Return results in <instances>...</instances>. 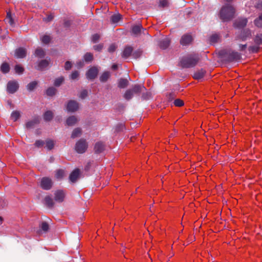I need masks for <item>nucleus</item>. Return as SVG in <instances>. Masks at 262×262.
I'll return each mask as SVG.
<instances>
[{"instance_id":"obj_1","label":"nucleus","mask_w":262,"mask_h":262,"mask_svg":"<svg viewBox=\"0 0 262 262\" xmlns=\"http://www.w3.org/2000/svg\"><path fill=\"white\" fill-rule=\"evenodd\" d=\"M214 54L222 63L225 64L237 62L242 58L241 53L228 48L215 50Z\"/></svg>"},{"instance_id":"obj_2","label":"nucleus","mask_w":262,"mask_h":262,"mask_svg":"<svg viewBox=\"0 0 262 262\" xmlns=\"http://www.w3.org/2000/svg\"><path fill=\"white\" fill-rule=\"evenodd\" d=\"M235 9L231 5H225L221 8L219 12V17L223 22L232 20L235 16Z\"/></svg>"},{"instance_id":"obj_3","label":"nucleus","mask_w":262,"mask_h":262,"mask_svg":"<svg viewBox=\"0 0 262 262\" xmlns=\"http://www.w3.org/2000/svg\"><path fill=\"white\" fill-rule=\"evenodd\" d=\"M200 60V56L198 53H192L183 56L180 63L181 66H196Z\"/></svg>"},{"instance_id":"obj_4","label":"nucleus","mask_w":262,"mask_h":262,"mask_svg":"<svg viewBox=\"0 0 262 262\" xmlns=\"http://www.w3.org/2000/svg\"><path fill=\"white\" fill-rule=\"evenodd\" d=\"M88 146V145L86 140L80 139L76 143L75 149L77 153L83 154L86 150Z\"/></svg>"},{"instance_id":"obj_5","label":"nucleus","mask_w":262,"mask_h":262,"mask_svg":"<svg viewBox=\"0 0 262 262\" xmlns=\"http://www.w3.org/2000/svg\"><path fill=\"white\" fill-rule=\"evenodd\" d=\"M53 182L51 179L48 177H43L40 181V187L46 190H50L52 188Z\"/></svg>"},{"instance_id":"obj_6","label":"nucleus","mask_w":262,"mask_h":262,"mask_svg":"<svg viewBox=\"0 0 262 262\" xmlns=\"http://www.w3.org/2000/svg\"><path fill=\"white\" fill-rule=\"evenodd\" d=\"M19 88V84L16 80H10L7 84V91L9 94H14Z\"/></svg>"},{"instance_id":"obj_7","label":"nucleus","mask_w":262,"mask_h":262,"mask_svg":"<svg viewBox=\"0 0 262 262\" xmlns=\"http://www.w3.org/2000/svg\"><path fill=\"white\" fill-rule=\"evenodd\" d=\"M193 41V36L190 33H186L181 37L180 43L184 46H188L192 43Z\"/></svg>"},{"instance_id":"obj_8","label":"nucleus","mask_w":262,"mask_h":262,"mask_svg":"<svg viewBox=\"0 0 262 262\" xmlns=\"http://www.w3.org/2000/svg\"><path fill=\"white\" fill-rule=\"evenodd\" d=\"M99 70L96 67H91L86 73V78L90 80L95 79L98 74Z\"/></svg>"},{"instance_id":"obj_9","label":"nucleus","mask_w":262,"mask_h":262,"mask_svg":"<svg viewBox=\"0 0 262 262\" xmlns=\"http://www.w3.org/2000/svg\"><path fill=\"white\" fill-rule=\"evenodd\" d=\"M79 109V103L75 100H70L67 105V110L69 112H75Z\"/></svg>"},{"instance_id":"obj_10","label":"nucleus","mask_w":262,"mask_h":262,"mask_svg":"<svg viewBox=\"0 0 262 262\" xmlns=\"http://www.w3.org/2000/svg\"><path fill=\"white\" fill-rule=\"evenodd\" d=\"M27 54V50L25 48L19 47L15 49L14 56L17 58H24Z\"/></svg>"},{"instance_id":"obj_11","label":"nucleus","mask_w":262,"mask_h":262,"mask_svg":"<svg viewBox=\"0 0 262 262\" xmlns=\"http://www.w3.org/2000/svg\"><path fill=\"white\" fill-rule=\"evenodd\" d=\"M133 51V47L129 45L125 46L121 53V56L124 58H128L131 55L132 56Z\"/></svg>"},{"instance_id":"obj_12","label":"nucleus","mask_w":262,"mask_h":262,"mask_svg":"<svg viewBox=\"0 0 262 262\" xmlns=\"http://www.w3.org/2000/svg\"><path fill=\"white\" fill-rule=\"evenodd\" d=\"M134 95H139L140 93L146 90L143 84H136L133 86L131 89H129Z\"/></svg>"},{"instance_id":"obj_13","label":"nucleus","mask_w":262,"mask_h":262,"mask_svg":"<svg viewBox=\"0 0 262 262\" xmlns=\"http://www.w3.org/2000/svg\"><path fill=\"white\" fill-rule=\"evenodd\" d=\"M248 20L247 18H238L233 23V27L238 29H243L247 25Z\"/></svg>"},{"instance_id":"obj_14","label":"nucleus","mask_w":262,"mask_h":262,"mask_svg":"<svg viewBox=\"0 0 262 262\" xmlns=\"http://www.w3.org/2000/svg\"><path fill=\"white\" fill-rule=\"evenodd\" d=\"M66 193L63 190H57L54 192V200L55 201L61 203L64 201Z\"/></svg>"},{"instance_id":"obj_15","label":"nucleus","mask_w":262,"mask_h":262,"mask_svg":"<svg viewBox=\"0 0 262 262\" xmlns=\"http://www.w3.org/2000/svg\"><path fill=\"white\" fill-rule=\"evenodd\" d=\"M206 74V71L204 69L201 68L194 72L192 77L195 80H199L203 79Z\"/></svg>"},{"instance_id":"obj_16","label":"nucleus","mask_w":262,"mask_h":262,"mask_svg":"<svg viewBox=\"0 0 262 262\" xmlns=\"http://www.w3.org/2000/svg\"><path fill=\"white\" fill-rule=\"evenodd\" d=\"M80 171L78 168L74 170L70 174L69 180L71 183H75L79 178Z\"/></svg>"},{"instance_id":"obj_17","label":"nucleus","mask_w":262,"mask_h":262,"mask_svg":"<svg viewBox=\"0 0 262 262\" xmlns=\"http://www.w3.org/2000/svg\"><path fill=\"white\" fill-rule=\"evenodd\" d=\"M221 40V36L219 33H215L211 35L209 37V42L210 45H214Z\"/></svg>"},{"instance_id":"obj_18","label":"nucleus","mask_w":262,"mask_h":262,"mask_svg":"<svg viewBox=\"0 0 262 262\" xmlns=\"http://www.w3.org/2000/svg\"><path fill=\"white\" fill-rule=\"evenodd\" d=\"M105 148V145L102 142H97L94 146V151L96 154L101 153Z\"/></svg>"},{"instance_id":"obj_19","label":"nucleus","mask_w":262,"mask_h":262,"mask_svg":"<svg viewBox=\"0 0 262 262\" xmlns=\"http://www.w3.org/2000/svg\"><path fill=\"white\" fill-rule=\"evenodd\" d=\"M78 120L75 116H71L66 120V124L68 126H73L77 123Z\"/></svg>"},{"instance_id":"obj_20","label":"nucleus","mask_w":262,"mask_h":262,"mask_svg":"<svg viewBox=\"0 0 262 262\" xmlns=\"http://www.w3.org/2000/svg\"><path fill=\"white\" fill-rule=\"evenodd\" d=\"M170 40L168 39H165L161 40L159 42V46L160 49L162 50H165L168 48L170 45Z\"/></svg>"},{"instance_id":"obj_21","label":"nucleus","mask_w":262,"mask_h":262,"mask_svg":"<svg viewBox=\"0 0 262 262\" xmlns=\"http://www.w3.org/2000/svg\"><path fill=\"white\" fill-rule=\"evenodd\" d=\"M111 74L108 71H105L102 73L99 78V80L101 82H106L111 77Z\"/></svg>"},{"instance_id":"obj_22","label":"nucleus","mask_w":262,"mask_h":262,"mask_svg":"<svg viewBox=\"0 0 262 262\" xmlns=\"http://www.w3.org/2000/svg\"><path fill=\"white\" fill-rule=\"evenodd\" d=\"M128 85V81L126 79L120 78L118 81V87L120 89H124Z\"/></svg>"},{"instance_id":"obj_23","label":"nucleus","mask_w":262,"mask_h":262,"mask_svg":"<svg viewBox=\"0 0 262 262\" xmlns=\"http://www.w3.org/2000/svg\"><path fill=\"white\" fill-rule=\"evenodd\" d=\"M35 55L36 56L42 58L45 56L46 52L42 48L38 47L35 50Z\"/></svg>"},{"instance_id":"obj_24","label":"nucleus","mask_w":262,"mask_h":262,"mask_svg":"<svg viewBox=\"0 0 262 262\" xmlns=\"http://www.w3.org/2000/svg\"><path fill=\"white\" fill-rule=\"evenodd\" d=\"M45 205L49 208H52L54 205L53 200L49 195L46 196L45 199Z\"/></svg>"},{"instance_id":"obj_25","label":"nucleus","mask_w":262,"mask_h":262,"mask_svg":"<svg viewBox=\"0 0 262 262\" xmlns=\"http://www.w3.org/2000/svg\"><path fill=\"white\" fill-rule=\"evenodd\" d=\"M142 28V26L141 24L134 25L132 27V32L135 35H139L141 33Z\"/></svg>"},{"instance_id":"obj_26","label":"nucleus","mask_w":262,"mask_h":262,"mask_svg":"<svg viewBox=\"0 0 262 262\" xmlns=\"http://www.w3.org/2000/svg\"><path fill=\"white\" fill-rule=\"evenodd\" d=\"M82 134V129L80 127L75 128L72 132L71 134V138L75 139L81 136Z\"/></svg>"},{"instance_id":"obj_27","label":"nucleus","mask_w":262,"mask_h":262,"mask_svg":"<svg viewBox=\"0 0 262 262\" xmlns=\"http://www.w3.org/2000/svg\"><path fill=\"white\" fill-rule=\"evenodd\" d=\"M39 120L38 118H35L32 120L27 122L26 124V127L27 128H31L33 127L35 124L39 123Z\"/></svg>"},{"instance_id":"obj_28","label":"nucleus","mask_w":262,"mask_h":262,"mask_svg":"<svg viewBox=\"0 0 262 262\" xmlns=\"http://www.w3.org/2000/svg\"><path fill=\"white\" fill-rule=\"evenodd\" d=\"M40 40L42 43L45 45H48L51 42L52 37L50 35L46 34L41 37Z\"/></svg>"},{"instance_id":"obj_29","label":"nucleus","mask_w":262,"mask_h":262,"mask_svg":"<svg viewBox=\"0 0 262 262\" xmlns=\"http://www.w3.org/2000/svg\"><path fill=\"white\" fill-rule=\"evenodd\" d=\"M123 97L126 100L129 101L133 98L134 94L129 89H127L124 93Z\"/></svg>"},{"instance_id":"obj_30","label":"nucleus","mask_w":262,"mask_h":262,"mask_svg":"<svg viewBox=\"0 0 262 262\" xmlns=\"http://www.w3.org/2000/svg\"><path fill=\"white\" fill-rule=\"evenodd\" d=\"M53 118V114L52 111H46L43 114V119L46 121H50Z\"/></svg>"},{"instance_id":"obj_31","label":"nucleus","mask_w":262,"mask_h":262,"mask_svg":"<svg viewBox=\"0 0 262 262\" xmlns=\"http://www.w3.org/2000/svg\"><path fill=\"white\" fill-rule=\"evenodd\" d=\"M38 82L37 81H33L29 83L27 85V89L29 92L33 91L37 86Z\"/></svg>"},{"instance_id":"obj_32","label":"nucleus","mask_w":262,"mask_h":262,"mask_svg":"<svg viewBox=\"0 0 262 262\" xmlns=\"http://www.w3.org/2000/svg\"><path fill=\"white\" fill-rule=\"evenodd\" d=\"M122 18V16L121 14L118 13L113 14L111 17V20L113 23H117L119 22Z\"/></svg>"},{"instance_id":"obj_33","label":"nucleus","mask_w":262,"mask_h":262,"mask_svg":"<svg viewBox=\"0 0 262 262\" xmlns=\"http://www.w3.org/2000/svg\"><path fill=\"white\" fill-rule=\"evenodd\" d=\"M46 17L43 18V20L45 22H50L52 21L54 18V15L53 13L51 12H47L46 13Z\"/></svg>"},{"instance_id":"obj_34","label":"nucleus","mask_w":262,"mask_h":262,"mask_svg":"<svg viewBox=\"0 0 262 262\" xmlns=\"http://www.w3.org/2000/svg\"><path fill=\"white\" fill-rule=\"evenodd\" d=\"M57 92V90L53 86L49 87L46 92V93L48 96H54Z\"/></svg>"},{"instance_id":"obj_35","label":"nucleus","mask_w":262,"mask_h":262,"mask_svg":"<svg viewBox=\"0 0 262 262\" xmlns=\"http://www.w3.org/2000/svg\"><path fill=\"white\" fill-rule=\"evenodd\" d=\"M243 40H245L247 37L251 36V31L249 29H245L242 31L241 33Z\"/></svg>"},{"instance_id":"obj_36","label":"nucleus","mask_w":262,"mask_h":262,"mask_svg":"<svg viewBox=\"0 0 262 262\" xmlns=\"http://www.w3.org/2000/svg\"><path fill=\"white\" fill-rule=\"evenodd\" d=\"M20 117V112L18 111H14L11 114V118L14 121H16Z\"/></svg>"},{"instance_id":"obj_37","label":"nucleus","mask_w":262,"mask_h":262,"mask_svg":"<svg viewBox=\"0 0 262 262\" xmlns=\"http://www.w3.org/2000/svg\"><path fill=\"white\" fill-rule=\"evenodd\" d=\"M6 18L8 19V23L11 26H13L14 24V19L13 18L11 11L10 10L7 11Z\"/></svg>"},{"instance_id":"obj_38","label":"nucleus","mask_w":262,"mask_h":262,"mask_svg":"<svg viewBox=\"0 0 262 262\" xmlns=\"http://www.w3.org/2000/svg\"><path fill=\"white\" fill-rule=\"evenodd\" d=\"M143 50L141 49H138L133 52L132 56L135 59L139 58L143 54Z\"/></svg>"},{"instance_id":"obj_39","label":"nucleus","mask_w":262,"mask_h":262,"mask_svg":"<svg viewBox=\"0 0 262 262\" xmlns=\"http://www.w3.org/2000/svg\"><path fill=\"white\" fill-rule=\"evenodd\" d=\"M84 59L86 62H91L94 59L93 54L90 52L86 53L84 55Z\"/></svg>"},{"instance_id":"obj_40","label":"nucleus","mask_w":262,"mask_h":262,"mask_svg":"<svg viewBox=\"0 0 262 262\" xmlns=\"http://www.w3.org/2000/svg\"><path fill=\"white\" fill-rule=\"evenodd\" d=\"M39 227L44 232H47L49 229V225L46 222H42L40 224Z\"/></svg>"},{"instance_id":"obj_41","label":"nucleus","mask_w":262,"mask_h":262,"mask_svg":"<svg viewBox=\"0 0 262 262\" xmlns=\"http://www.w3.org/2000/svg\"><path fill=\"white\" fill-rule=\"evenodd\" d=\"M254 41L256 45L258 46L262 45V34L256 35Z\"/></svg>"},{"instance_id":"obj_42","label":"nucleus","mask_w":262,"mask_h":262,"mask_svg":"<svg viewBox=\"0 0 262 262\" xmlns=\"http://www.w3.org/2000/svg\"><path fill=\"white\" fill-rule=\"evenodd\" d=\"M46 146L48 150H51L54 146V143L52 140L48 139L46 141Z\"/></svg>"},{"instance_id":"obj_43","label":"nucleus","mask_w":262,"mask_h":262,"mask_svg":"<svg viewBox=\"0 0 262 262\" xmlns=\"http://www.w3.org/2000/svg\"><path fill=\"white\" fill-rule=\"evenodd\" d=\"M63 77H60L55 79L54 82V85L55 86H59L63 82Z\"/></svg>"},{"instance_id":"obj_44","label":"nucleus","mask_w":262,"mask_h":262,"mask_svg":"<svg viewBox=\"0 0 262 262\" xmlns=\"http://www.w3.org/2000/svg\"><path fill=\"white\" fill-rule=\"evenodd\" d=\"M24 68L23 67H14V71L16 74L21 75L24 72Z\"/></svg>"},{"instance_id":"obj_45","label":"nucleus","mask_w":262,"mask_h":262,"mask_svg":"<svg viewBox=\"0 0 262 262\" xmlns=\"http://www.w3.org/2000/svg\"><path fill=\"white\" fill-rule=\"evenodd\" d=\"M64 174V171L62 169H58L56 171L55 177L57 179H61Z\"/></svg>"},{"instance_id":"obj_46","label":"nucleus","mask_w":262,"mask_h":262,"mask_svg":"<svg viewBox=\"0 0 262 262\" xmlns=\"http://www.w3.org/2000/svg\"><path fill=\"white\" fill-rule=\"evenodd\" d=\"M100 38V35L98 33L93 34L91 37V41L93 43H96Z\"/></svg>"},{"instance_id":"obj_47","label":"nucleus","mask_w":262,"mask_h":262,"mask_svg":"<svg viewBox=\"0 0 262 262\" xmlns=\"http://www.w3.org/2000/svg\"><path fill=\"white\" fill-rule=\"evenodd\" d=\"M260 48L257 46H250L249 50L252 53H258L259 51Z\"/></svg>"},{"instance_id":"obj_48","label":"nucleus","mask_w":262,"mask_h":262,"mask_svg":"<svg viewBox=\"0 0 262 262\" xmlns=\"http://www.w3.org/2000/svg\"><path fill=\"white\" fill-rule=\"evenodd\" d=\"M173 104L175 106L178 107H181L184 105V103L183 100L180 99H176L173 102Z\"/></svg>"},{"instance_id":"obj_49","label":"nucleus","mask_w":262,"mask_h":262,"mask_svg":"<svg viewBox=\"0 0 262 262\" xmlns=\"http://www.w3.org/2000/svg\"><path fill=\"white\" fill-rule=\"evenodd\" d=\"M104 47V45L103 43H100L98 45H96L93 46V49L96 51L100 52L102 51Z\"/></svg>"},{"instance_id":"obj_50","label":"nucleus","mask_w":262,"mask_h":262,"mask_svg":"<svg viewBox=\"0 0 262 262\" xmlns=\"http://www.w3.org/2000/svg\"><path fill=\"white\" fill-rule=\"evenodd\" d=\"M117 48V46L115 43H112L108 48V52L110 53H113L116 50Z\"/></svg>"},{"instance_id":"obj_51","label":"nucleus","mask_w":262,"mask_h":262,"mask_svg":"<svg viewBox=\"0 0 262 262\" xmlns=\"http://www.w3.org/2000/svg\"><path fill=\"white\" fill-rule=\"evenodd\" d=\"M45 144V142L41 140H37L35 141L34 145L36 147L40 148L42 147Z\"/></svg>"},{"instance_id":"obj_52","label":"nucleus","mask_w":262,"mask_h":262,"mask_svg":"<svg viewBox=\"0 0 262 262\" xmlns=\"http://www.w3.org/2000/svg\"><path fill=\"white\" fill-rule=\"evenodd\" d=\"M262 20V13L259 15V16L254 20V24L257 26L259 27L260 25V21Z\"/></svg>"},{"instance_id":"obj_53","label":"nucleus","mask_w":262,"mask_h":262,"mask_svg":"<svg viewBox=\"0 0 262 262\" xmlns=\"http://www.w3.org/2000/svg\"><path fill=\"white\" fill-rule=\"evenodd\" d=\"M79 75V72L77 71H74L70 75V78L73 80L77 79Z\"/></svg>"},{"instance_id":"obj_54","label":"nucleus","mask_w":262,"mask_h":262,"mask_svg":"<svg viewBox=\"0 0 262 262\" xmlns=\"http://www.w3.org/2000/svg\"><path fill=\"white\" fill-rule=\"evenodd\" d=\"M166 97L168 101H171L175 98L176 95L173 93H170L166 95Z\"/></svg>"},{"instance_id":"obj_55","label":"nucleus","mask_w":262,"mask_h":262,"mask_svg":"<svg viewBox=\"0 0 262 262\" xmlns=\"http://www.w3.org/2000/svg\"><path fill=\"white\" fill-rule=\"evenodd\" d=\"M0 70L4 74H6L10 71V67H1Z\"/></svg>"},{"instance_id":"obj_56","label":"nucleus","mask_w":262,"mask_h":262,"mask_svg":"<svg viewBox=\"0 0 262 262\" xmlns=\"http://www.w3.org/2000/svg\"><path fill=\"white\" fill-rule=\"evenodd\" d=\"M160 5L162 7H167L168 5V2L167 0H160Z\"/></svg>"},{"instance_id":"obj_57","label":"nucleus","mask_w":262,"mask_h":262,"mask_svg":"<svg viewBox=\"0 0 262 262\" xmlns=\"http://www.w3.org/2000/svg\"><path fill=\"white\" fill-rule=\"evenodd\" d=\"M49 61L47 59H43L41 60L38 66H49Z\"/></svg>"},{"instance_id":"obj_58","label":"nucleus","mask_w":262,"mask_h":262,"mask_svg":"<svg viewBox=\"0 0 262 262\" xmlns=\"http://www.w3.org/2000/svg\"><path fill=\"white\" fill-rule=\"evenodd\" d=\"M88 95V91L86 90H82L80 95V97L81 99H84Z\"/></svg>"},{"instance_id":"obj_59","label":"nucleus","mask_w":262,"mask_h":262,"mask_svg":"<svg viewBox=\"0 0 262 262\" xmlns=\"http://www.w3.org/2000/svg\"><path fill=\"white\" fill-rule=\"evenodd\" d=\"M71 25V22L69 20H64L63 22V26L66 28H69Z\"/></svg>"},{"instance_id":"obj_60","label":"nucleus","mask_w":262,"mask_h":262,"mask_svg":"<svg viewBox=\"0 0 262 262\" xmlns=\"http://www.w3.org/2000/svg\"><path fill=\"white\" fill-rule=\"evenodd\" d=\"M43 67H39V66L35 67L36 69L37 70H38V71H43Z\"/></svg>"},{"instance_id":"obj_61","label":"nucleus","mask_w":262,"mask_h":262,"mask_svg":"<svg viewBox=\"0 0 262 262\" xmlns=\"http://www.w3.org/2000/svg\"><path fill=\"white\" fill-rule=\"evenodd\" d=\"M147 96V94H145V93H143L142 94V98L143 100H145L146 99V96Z\"/></svg>"},{"instance_id":"obj_62","label":"nucleus","mask_w":262,"mask_h":262,"mask_svg":"<svg viewBox=\"0 0 262 262\" xmlns=\"http://www.w3.org/2000/svg\"><path fill=\"white\" fill-rule=\"evenodd\" d=\"M246 48V45H241V50H244Z\"/></svg>"},{"instance_id":"obj_63","label":"nucleus","mask_w":262,"mask_h":262,"mask_svg":"<svg viewBox=\"0 0 262 262\" xmlns=\"http://www.w3.org/2000/svg\"><path fill=\"white\" fill-rule=\"evenodd\" d=\"M64 66H72V62L70 61H67L64 64Z\"/></svg>"},{"instance_id":"obj_64","label":"nucleus","mask_w":262,"mask_h":262,"mask_svg":"<svg viewBox=\"0 0 262 262\" xmlns=\"http://www.w3.org/2000/svg\"><path fill=\"white\" fill-rule=\"evenodd\" d=\"M233 0H225V2L228 3H232Z\"/></svg>"}]
</instances>
